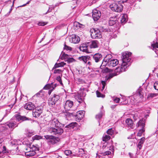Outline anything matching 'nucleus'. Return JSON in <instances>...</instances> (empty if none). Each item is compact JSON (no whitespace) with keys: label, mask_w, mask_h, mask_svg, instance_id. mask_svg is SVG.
I'll list each match as a JSON object with an SVG mask.
<instances>
[{"label":"nucleus","mask_w":158,"mask_h":158,"mask_svg":"<svg viewBox=\"0 0 158 158\" xmlns=\"http://www.w3.org/2000/svg\"><path fill=\"white\" fill-rule=\"evenodd\" d=\"M61 54H62V56L64 58H68L69 56L67 54H65L64 53L62 52Z\"/></svg>","instance_id":"46"},{"label":"nucleus","mask_w":158,"mask_h":158,"mask_svg":"<svg viewBox=\"0 0 158 158\" xmlns=\"http://www.w3.org/2000/svg\"><path fill=\"white\" fill-rule=\"evenodd\" d=\"M92 13V17L95 21L98 20L101 15L100 11L96 9L94 10H93Z\"/></svg>","instance_id":"11"},{"label":"nucleus","mask_w":158,"mask_h":158,"mask_svg":"<svg viewBox=\"0 0 158 158\" xmlns=\"http://www.w3.org/2000/svg\"><path fill=\"white\" fill-rule=\"evenodd\" d=\"M76 26L77 27L78 26L80 27H81L80 24L78 23H76Z\"/></svg>","instance_id":"61"},{"label":"nucleus","mask_w":158,"mask_h":158,"mask_svg":"<svg viewBox=\"0 0 158 158\" xmlns=\"http://www.w3.org/2000/svg\"><path fill=\"white\" fill-rule=\"evenodd\" d=\"M60 98V96L59 95L54 94L51 98L50 100H49L48 105L49 106L53 107Z\"/></svg>","instance_id":"9"},{"label":"nucleus","mask_w":158,"mask_h":158,"mask_svg":"<svg viewBox=\"0 0 158 158\" xmlns=\"http://www.w3.org/2000/svg\"><path fill=\"white\" fill-rule=\"evenodd\" d=\"M111 57V55H108L106 56V57L103 60V61L100 66V68L101 69H103L102 70V72L103 73H106L108 72L110 73L113 71V69H109L107 67H105L104 68H103L104 66L105 67L106 65H107L108 66V58H110V57Z\"/></svg>","instance_id":"3"},{"label":"nucleus","mask_w":158,"mask_h":158,"mask_svg":"<svg viewBox=\"0 0 158 158\" xmlns=\"http://www.w3.org/2000/svg\"><path fill=\"white\" fill-rule=\"evenodd\" d=\"M36 153V152L34 151H30L29 152H25V155L29 156H31L34 155H35Z\"/></svg>","instance_id":"30"},{"label":"nucleus","mask_w":158,"mask_h":158,"mask_svg":"<svg viewBox=\"0 0 158 158\" xmlns=\"http://www.w3.org/2000/svg\"><path fill=\"white\" fill-rule=\"evenodd\" d=\"M91 64V63L90 61H88L87 63V65H88L89 66H90Z\"/></svg>","instance_id":"63"},{"label":"nucleus","mask_w":158,"mask_h":158,"mask_svg":"<svg viewBox=\"0 0 158 158\" xmlns=\"http://www.w3.org/2000/svg\"><path fill=\"white\" fill-rule=\"evenodd\" d=\"M77 123L76 122L72 123L67 125L65 127L68 128L70 129H73L74 127L77 126Z\"/></svg>","instance_id":"27"},{"label":"nucleus","mask_w":158,"mask_h":158,"mask_svg":"<svg viewBox=\"0 0 158 158\" xmlns=\"http://www.w3.org/2000/svg\"><path fill=\"white\" fill-rule=\"evenodd\" d=\"M145 121L144 120H140L136 124V126L139 129H144L145 126Z\"/></svg>","instance_id":"22"},{"label":"nucleus","mask_w":158,"mask_h":158,"mask_svg":"<svg viewBox=\"0 0 158 158\" xmlns=\"http://www.w3.org/2000/svg\"><path fill=\"white\" fill-rule=\"evenodd\" d=\"M131 54V53L128 52H126L123 53L122 63L123 65H127V66L130 65Z\"/></svg>","instance_id":"4"},{"label":"nucleus","mask_w":158,"mask_h":158,"mask_svg":"<svg viewBox=\"0 0 158 158\" xmlns=\"http://www.w3.org/2000/svg\"><path fill=\"white\" fill-rule=\"evenodd\" d=\"M109 150L111 151L112 152H114V147L112 146H111L110 147Z\"/></svg>","instance_id":"56"},{"label":"nucleus","mask_w":158,"mask_h":158,"mask_svg":"<svg viewBox=\"0 0 158 158\" xmlns=\"http://www.w3.org/2000/svg\"><path fill=\"white\" fill-rule=\"evenodd\" d=\"M43 107L42 106L37 107L33 111V115L35 117H38L42 113Z\"/></svg>","instance_id":"12"},{"label":"nucleus","mask_w":158,"mask_h":158,"mask_svg":"<svg viewBox=\"0 0 158 158\" xmlns=\"http://www.w3.org/2000/svg\"><path fill=\"white\" fill-rule=\"evenodd\" d=\"M118 64V61L117 59L111 58V57L108 58V66L110 67H113Z\"/></svg>","instance_id":"10"},{"label":"nucleus","mask_w":158,"mask_h":158,"mask_svg":"<svg viewBox=\"0 0 158 158\" xmlns=\"http://www.w3.org/2000/svg\"><path fill=\"white\" fill-rule=\"evenodd\" d=\"M12 9L11 8L10 9V10L8 12V13H7V14L6 15L7 16H8L9 14H10V13H11V11H12Z\"/></svg>","instance_id":"60"},{"label":"nucleus","mask_w":158,"mask_h":158,"mask_svg":"<svg viewBox=\"0 0 158 158\" xmlns=\"http://www.w3.org/2000/svg\"><path fill=\"white\" fill-rule=\"evenodd\" d=\"M56 80L58 81L59 83L61 84L62 85V83L61 81V79L60 77V76H57L56 77Z\"/></svg>","instance_id":"42"},{"label":"nucleus","mask_w":158,"mask_h":158,"mask_svg":"<svg viewBox=\"0 0 158 158\" xmlns=\"http://www.w3.org/2000/svg\"><path fill=\"white\" fill-rule=\"evenodd\" d=\"M51 10H50L49 9L47 11L46 13L45 14H47L48 13H49L50 12H51Z\"/></svg>","instance_id":"62"},{"label":"nucleus","mask_w":158,"mask_h":158,"mask_svg":"<svg viewBox=\"0 0 158 158\" xmlns=\"http://www.w3.org/2000/svg\"><path fill=\"white\" fill-rule=\"evenodd\" d=\"M109 23L110 26H112L115 23L116 20H113V18H110L109 20Z\"/></svg>","instance_id":"31"},{"label":"nucleus","mask_w":158,"mask_h":158,"mask_svg":"<svg viewBox=\"0 0 158 158\" xmlns=\"http://www.w3.org/2000/svg\"><path fill=\"white\" fill-rule=\"evenodd\" d=\"M77 113L80 115H81L82 114H83V115H84L85 112L83 111H79L78 112H77Z\"/></svg>","instance_id":"53"},{"label":"nucleus","mask_w":158,"mask_h":158,"mask_svg":"<svg viewBox=\"0 0 158 158\" xmlns=\"http://www.w3.org/2000/svg\"><path fill=\"white\" fill-rule=\"evenodd\" d=\"M93 58L96 62H98L102 59V56L101 54L96 53Z\"/></svg>","instance_id":"20"},{"label":"nucleus","mask_w":158,"mask_h":158,"mask_svg":"<svg viewBox=\"0 0 158 158\" xmlns=\"http://www.w3.org/2000/svg\"><path fill=\"white\" fill-rule=\"evenodd\" d=\"M64 154L67 156H69L72 153L71 151L70 150H66L65 151Z\"/></svg>","instance_id":"43"},{"label":"nucleus","mask_w":158,"mask_h":158,"mask_svg":"<svg viewBox=\"0 0 158 158\" xmlns=\"http://www.w3.org/2000/svg\"><path fill=\"white\" fill-rule=\"evenodd\" d=\"M42 138L41 136L40 135H35L33 137L34 139L39 140Z\"/></svg>","instance_id":"41"},{"label":"nucleus","mask_w":158,"mask_h":158,"mask_svg":"<svg viewBox=\"0 0 158 158\" xmlns=\"http://www.w3.org/2000/svg\"><path fill=\"white\" fill-rule=\"evenodd\" d=\"M157 95L158 94L156 93H151L149 94V97L153 98L157 96Z\"/></svg>","instance_id":"40"},{"label":"nucleus","mask_w":158,"mask_h":158,"mask_svg":"<svg viewBox=\"0 0 158 158\" xmlns=\"http://www.w3.org/2000/svg\"><path fill=\"white\" fill-rule=\"evenodd\" d=\"M91 37L93 39H100L102 37V34L100 31L96 28H92L90 30Z\"/></svg>","instance_id":"7"},{"label":"nucleus","mask_w":158,"mask_h":158,"mask_svg":"<svg viewBox=\"0 0 158 158\" xmlns=\"http://www.w3.org/2000/svg\"><path fill=\"white\" fill-rule=\"evenodd\" d=\"M66 64V63L64 62H62L59 63H56L52 68V70H54L56 68L60 67H63Z\"/></svg>","instance_id":"24"},{"label":"nucleus","mask_w":158,"mask_h":158,"mask_svg":"<svg viewBox=\"0 0 158 158\" xmlns=\"http://www.w3.org/2000/svg\"><path fill=\"white\" fill-rule=\"evenodd\" d=\"M69 40L70 42L72 43L77 44L79 42L80 39L79 36L75 35H73L70 36Z\"/></svg>","instance_id":"13"},{"label":"nucleus","mask_w":158,"mask_h":158,"mask_svg":"<svg viewBox=\"0 0 158 158\" xmlns=\"http://www.w3.org/2000/svg\"><path fill=\"white\" fill-rule=\"evenodd\" d=\"M127 67V65H123V64L122 63L120 66L118 67L115 70L114 73L110 74L109 78H111L113 77L118 75L119 73L126 71Z\"/></svg>","instance_id":"6"},{"label":"nucleus","mask_w":158,"mask_h":158,"mask_svg":"<svg viewBox=\"0 0 158 158\" xmlns=\"http://www.w3.org/2000/svg\"><path fill=\"white\" fill-rule=\"evenodd\" d=\"M35 107L34 105L31 102H28L24 106V108L28 110H32Z\"/></svg>","instance_id":"18"},{"label":"nucleus","mask_w":158,"mask_h":158,"mask_svg":"<svg viewBox=\"0 0 158 158\" xmlns=\"http://www.w3.org/2000/svg\"><path fill=\"white\" fill-rule=\"evenodd\" d=\"M117 105H112L110 107L113 110L114 109V108H115V107H116V106Z\"/></svg>","instance_id":"58"},{"label":"nucleus","mask_w":158,"mask_h":158,"mask_svg":"<svg viewBox=\"0 0 158 158\" xmlns=\"http://www.w3.org/2000/svg\"><path fill=\"white\" fill-rule=\"evenodd\" d=\"M111 152L109 151H106L104 153V155H109L111 154Z\"/></svg>","instance_id":"52"},{"label":"nucleus","mask_w":158,"mask_h":158,"mask_svg":"<svg viewBox=\"0 0 158 158\" xmlns=\"http://www.w3.org/2000/svg\"><path fill=\"white\" fill-rule=\"evenodd\" d=\"M113 100L116 103H118L120 101V99L119 98H116L113 99Z\"/></svg>","instance_id":"49"},{"label":"nucleus","mask_w":158,"mask_h":158,"mask_svg":"<svg viewBox=\"0 0 158 158\" xmlns=\"http://www.w3.org/2000/svg\"><path fill=\"white\" fill-rule=\"evenodd\" d=\"M156 48H158V43L153 42L151 44V48L155 52H156Z\"/></svg>","instance_id":"26"},{"label":"nucleus","mask_w":158,"mask_h":158,"mask_svg":"<svg viewBox=\"0 0 158 158\" xmlns=\"http://www.w3.org/2000/svg\"><path fill=\"white\" fill-rule=\"evenodd\" d=\"M153 86L155 89L158 90V81H156L154 83Z\"/></svg>","instance_id":"37"},{"label":"nucleus","mask_w":158,"mask_h":158,"mask_svg":"<svg viewBox=\"0 0 158 158\" xmlns=\"http://www.w3.org/2000/svg\"><path fill=\"white\" fill-rule=\"evenodd\" d=\"M120 19L121 23L124 24L127 21V14H123L121 16Z\"/></svg>","instance_id":"25"},{"label":"nucleus","mask_w":158,"mask_h":158,"mask_svg":"<svg viewBox=\"0 0 158 158\" xmlns=\"http://www.w3.org/2000/svg\"><path fill=\"white\" fill-rule=\"evenodd\" d=\"M6 147L5 146H3V152H4V150H6Z\"/></svg>","instance_id":"64"},{"label":"nucleus","mask_w":158,"mask_h":158,"mask_svg":"<svg viewBox=\"0 0 158 158\" xmlns=\"http://www.w3.org/2000/svg\"><path fill=\"white\" fill-rule=\"evenodd\" d=\"M49 127L48 128V132L50 134L56 136L61 135L64 132L63 127L64 124L61 123L56 118L51 120L49 123Z\"/></svg>","instance_id":"1"},{"label":"nucleus","mask_w":158,"mask_h":158,"mask_svg":"<svg viewBox=\"0 0 158 158\" xmlns=\"http://www.w3.org/2000/svg\"><path fill=\"white\" fill-rule=\"evenodd\" d=\"M78 81L79 82V84H83L85 83V81H83L82 79L81 78H79L78 79Z\"/></svg>","instance_id":"48"},{"label":"nucleus","mask_w":158,"mask_h":158,"mask_svg":"<svg viewBox=\"0 0 158 158\" xmlns=\"http://www.w3.org/2000/svg\"><path fill=\"white\" fill-rule=\"evenodd\" d=\"M143 143H141L140 142H139L138 145H137V147L138 148H139V149H140L142 147V144Z\"/></svg>","instance_id":"50"},{"label":"nucleus","mask_w":158,"mask_h":158,"mask_svg":"<svg viewBox=\"0 0 158 158\" xmlns=\"http://www.w3.org/2000/svg\"><path fill=\"white\" fill-rule=\"evenodd\" d=\"M45 138L48 140V143L51 144H54L59 142L58 138L55 137L52 135H47L44 136Z\"/></svg>","instance_id":"8"},{"label":"nucleus","mask_w":158,"mask_h":158,"mask_svg":"<svg viewBox=\"0 0 158 158\" xmlns=\"http://www.w3.org/2000/svg\"><path fill=\"white\" fill-rule=\"evenodd\" d=\"M28 133H29L30 135L28 134V136H30L31 135H32V132L31 131H30L29 130H27V134Z\"/></svg>","instance_id":"51"},{"label":"nucleus","mask_w":158,"mask_h":158,"mask_svg":"<svg viewBox=\"0 0 158 158\" xmlns=\"http://www.w3.org/2000/svg\"><path fill=\"white\" fill-rule=\"evenodd\" d=\"M67 61L69 63L73 62L75 61V60L73 58H68Z\"/></svg>","instance_id":"45"},{"label":"nucleus","mask_w":158,"mask_h":158,"mask_svg":"<svg viewBox=\"0 0 158 158\" xmlns=\"http://www.w3.org/2000/svg\"><path fill=\"white\" fill-rule=\"evenodd\" d=\"M102 112L101 111L99 113L96 115V118L97 119H100L102 117Z\"/></svg>","instance_id":"39"},{"label":"nucleus","mask_w":158,"mask_h":158,"mask_svg":"<svg viewBox=\"0 0 158 158\" xmlns=\"http://www.w3.org/2000/svg\"><path fill=\"white\" fill-rule=\"evenodd\" d=\"M73 105V101L70 100H67L65 102L64 105V108L66 110H70Z\"/></svg>","instance_id":"15"},{"label":"nucleus","mask_w":158,"mask_h":158,"mask_svg":"<svg viewBox=\"0 0 158 158\" xmlns=\"http://www.w3.org/2000/svg\"><path fill=\"white\" fill-rule=\"evenodd\" d=\"M110 139V137L108 135H106L103 137V141L106 142Z\"/></svg>","instance_id":"32"},{"label":"nucleus","mask_w":158,"mask_h":158,"mask_svg":"<svg viewBox=\"0 0 158 158\" xmlns=\"http://www.w3.org/2000/svg\"><path fill=\"white\" fill-rule=\"evenodd\" d=\"M62 73V71L60 69H54L53 71V73L54 74L58 73L60 74Z\"/></svg>","instance_id":"36"},{"label":"nucleus","mask_w":158,"mask_h":158,"mask_svg":"<svg viewBox=\"0 0 158 158\" xmlns=\"http://www.w3.org/2000/svg\"><path fill=\"white\" fill-rule=\"evenodd\" d=\"M64 49L67 51H71L72 50V48L71 47L67 46L66 44L64 45Z\"/></svg>","instance_id":"38"},{"label":"nucleus","mask_w":158,"mask_h":158,"mask_svg":"<svg viewBox=\"0 0 158 158\" xmlns=\"http://www.w3.org/2000/svg\"><path fill=\"white\" fill-rule=\"evenodd\" d=\"M15 116L16 118V119L19 121H23L28 120V118H27L24 116H21L19 114H16Z\"/></svg>","instance_id":"19"},{"label":"nucleus","mask_w":158,"mask_h":158,"mask_svg":"<svg viewBox=\"0 0 158 158\" xmlns=\"http://www.w3.org/2000/svg\"><path fill=\"white\" fill-rule=\"evenodd\" d=\"M126 126L128 127L133 129L134 127V124L131 118H127L125 121Z\"/></svg>","instance_id":"21"},{"label":"nucleus","mask_w":158,"mask_h":158,"mask_svg":"<svg viewBox=\"0 0 158 158\" xmlns=\"http://www.w3.org/2000/svg\"><path fill=\"white\" fill-rule=\"evenodd\" d=\"M76 99L80 103H81L83 102V97L80 96L79 94H77L75 96Z\"/></svg>","instance_id":"29"},{"label":"nucleus","mask_w":158,"mask_h":158,"mask_svg":"<svg viewBox=\"0 0 158 158\" xmlns=\"http://www.w3.org/2000/svg\"><path fill=\"white\" fill-rule=\"evenodd\" d=\"M107 134L110 135H112L114 133V130L112 129H109L107 131Z\"/></svg>","instance_id":"33"},{"label":"nucleus","mask_w":158,"mask_h":158,"mask_svg":"<svg viewBox=\"0 0 158 158\" xmlns=\"http://www.w3.org/2000/svg\"><path fill=\"white\" fill-rule=\"evenodd\" d=\"M97 97H102L104 98L105 97V95L102 94L100 92L98 91L96 92Z\"/></svg>","instance_id":"34"},{"label":"nucleus","mask_w":158,"mask_h":158,"mask_svg":"<svg viewBox=\"0 0 158 158\" xmlns=\"http://www.w3.org/2000/svg\"><path fill=\"white\" fill-rule=\"evenodd\" d=\"M101 84L102 85V91L105 88V86L106 85V81H101Z\"/></svg>","instance_id":"44"},{"label":"nucleus","mask_w":158,"mask_h":158,"mask_svg":"<svg viewBox=\"0 0 158 158\" xmlns=\"http://www.w3.org/2000/svg\"><path fill=\"white\" fill-rule=\"evenodd\" d=\"M109 7L112 11L117 12H121L123 8V6L122 4L114 2L110 5Z\"/></svg>","instance_id":"5"},{"label":"nucleus","mask_w":158,"mask_h":158,"mask_svg":"<svg viewBox=\"0 0 158 158\" xmlns=\"http://www.w3.org/2000/svg\"><path fill=\"white\" fill-rule=\"evenodd\" d=\"M139 131L138 132L137 135L138 136H140L141 135L142 133L144 131V129H139Z\"/></svg>","instance_id":"35"},{"label":"nucleus","mask_w":158,"mask_h":158,"mask_svg":"<svg viewBox=\"0 0 158 158\" xmlns=\"http://www.w3.org/2000/svg\"><path fill=\"white\" fill-rule=\"evenodd\" d=\"M90 57L89 56H81L78 58L81 61H83L84 63H86L89 60Z\"/></svg>","instance_id":"23"},{"label":"nucleus","mask_w":158,"mask_h":158,"mask_svg":"<svg viewBox=\"0 0 158 158\" xmlns=\"http://www.w3.org/2000/svg\"><path fill=\"white\" fill-rule=\"evenodd\" d=\"M76 117V120L77 121H79L82 118L84 117L83 114L81 115H80L78 113H76V114L75 115Z\"/></svg>","instance_id":"28"},{"label":"nucleus","mask_w":158,"mask_h":158,"mask_svg":"<svg viewBox=\"0 0 158 158\" xmlns=\"http://www.w3.org/2000/svg\"><path fill=\"white\" fill-rule=\"evenodd\" d=\"M143 96L142 92V89L139 88L136 91V93L133 95L131 98V102L132 104H136L143 100Z\"/></svg>","instance_id":"2"},{"label":"nucleus","mask_w":158,"mask_h":158,"mask_svg":"<svg viewBox=\"0 0 158 158\" xmlns=\"http://www.w3.org/2000/svg\"><path fill=\"white\" fill-rule=\"evenodd\" d=\"M6 125L8 126L9 128L13 129L15 127L18 126V124H17L15 121L10 120L9 122L6 123Z\"/></svg>","instance_id":"16"},{"label":"nucleus","mask_w":158,"mask_h":158,"mask_svg":"<svg viewBox=\"0 0 158 158\" xmlns=\"http://www.w3.org/2000/svg\"><path fill=\"white\" fill-rule=\"evenodd\" d=\"M128 0H120V2L119 3H121L122 4V3H124L127 2Z\"/></svg>","instance_id":"54"},{"label":"nucleus","mask_w":158,"mask_h":158,"mask_svg":"<svg viewBox=\"0 0 158 158\" xmlns=\"http://www.w3.org/2000/svg\"><path fill=\"white\" fill-rule=\"evenodd\" d=\"M88 44L90 48H96L98 47L99 43L98 41L95 40L91 43H88Z\"/></svg>","instance_id":"17"},{"label":"nucleus","mask_w":158,"mask_h":158,"mask_svg":"<svg viewBox=\"0 0 158 158\" xmlns=\"http://www.w3.org/2000/svg\"><path fill=\"white\" fill-rule=\"evenodd\" d=\"M144 139H145V138L144 137H142L141 139L140 140V141L139 142H140L141 143H143L144 142Z\"/></svg>","instance_id":"55"},{"label":"nucleus","mask_w":158,"mask_h":158,"mask_svg":"<svg viewBox=\"0 0 158 158\" xmlns=\"http://www.w3.org/2000/svg\"><path fill=\"white\" fill-rule=\"evenodd\" d=\"M12 9L11 8L10 9V10L8 12V13H7V14L6 15L7 16H8L9 14H10V13H11V11H12Z\"/></svg>","instance_id":"59"},{"label":"nucleus","mask_w":158,"mask_h":158,"mask_svg":"<svg viewBox=\"0 0 158 158\" xmlns=\"http://www.w3.org/2000/svg\"><path fill=\"white\" fill-rule=\"evenodd\" d=\"M129 155L131 158H134V156H133V155L132 153H131L130 152H129Z\"/></svg>","instance_id":"57"},{"label":"nucleus","mask_w":158,"mask_h":158,"mask_svg":"<svg viewBox=\"0 0 158 158\" xmlns=\"http://www.w3.org/2000/svg\"><path fill=\"white\" fill-rule=\"evenodd\" d=\"M46 24L47 23L44 22H39L38 23V24L39 26H44L45 25H46Z\"/></svg>","instance_id":"47"},{"label":"nucleus","mask_w":158,"mask_h":158,"mask_svg":"<svg viewBox=\"0 0 158 158\" xmlns=\"http://www.w3.org/2000/svg\"><path fill=\"white\" fill-rule=\"evenodd\" d=\"M89 45H88V43L87 44H83L81 45L80 47V49L81 51L86 53H90L89 50Z\"/></svg>","instance_id":"14"}]
</instances>
